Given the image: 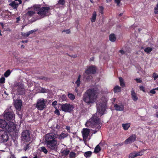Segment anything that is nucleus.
<instances>
[{
    "instance_id": "nucleus-29",
    "label": "nucleus",
    "mask_w": 158,
    "mask_h": 158,
    "mask_svg": "<svg viewBox=\"0 0 158 158\" xmlns=\"http://www.w3.org/2000/svg\"><path fill=\"white\" fill-rule=\"evenodd\" d=\"M36 30H32L27 32L26 33H22V35L24 36L28 37L30 34L35 32Z\"/></svg>"
},
{
    "instance_id": "nucleus-20",
    "label": "nucleus",
    "mask_w": 158,
    "mask_h": 158,
    "mask_svg": "<svg viewBox=\"0 0 158 158\" xmlns=\"http://www.w3.org/2000/svg\"><path fill=\"white\" fill-rule=\"evenodd\" d=\"M131 98L134 101H136L138 99V98L137 97L136 94L135 93L134 90H132L131 91Z\"/></svg>"
},
{
    "instance_id": "nucleus-31",
    "label": "nucleus",
    "mask_w": 158,
    "mask_h": 158,
    "mask_svg": "<svg viewBox=\"0 0 158 158\" xmlns=\"http://www.w3.org/2000/svg\"><path fill=\"white\" fill-rule=\"evenodd\" d=\"M101 150V148L100 147L99 144L96 146L94 148V152L95 153H98Z\"/></svg>"
},
{
    "instance_id": "nucleus-12",
    "label": "nucleus",
    "mask_w": 158,
    "mask_h": 158,
    "mask_svg": "<svg viewBox=\"0 0 158 158\" xmlns=\"http://www.w3.org/2000/svg\"><path fill=\"white\" fill-rule=\"evenodd\" d=\"M0 139L3 142H6L8 139V135L7 133L3 130H0Z\"/></svg>"
},
{
    "instance_id": "nucleus-62",
    "label": "nucleus",
    "mask_w": 158,
    "mask_h": 158,
    "mask_svg": "<svg viewBox=\"0 0 158 158\" xmlns=\"http://www.w3.org/2000/svg\"><path fill=\"white\" fill-rule=\"evenodd\" d=\"M156 116L158 118V111L157 112L156 114Z\"/></svg>"
},
{
    "instance_id": "nucleus-52",
    "label": "nucleus",
    "mask_w": 158,
    "mask_h": 158,
    "mask_svg": "<svg viewBox=\"0 0 158 158\" xmlns=\"http://www.w3.org/2000/svg\"><path fill=\"white\" fill-rule=\"evenodd\" d=\"M135 81H136V82L137 83H141L142 82V81L141 80L140 78H136L135 79Z\"/></svg>"
},
{
    "instance_id": "nucleus-24",
    "label": "nucleus",
    "mask_w": 158,
    "mask_h": 158,
    "mask_svg": "<svg viewBox=\"0 0 158 158\" xmlns=\"http://www.w3.org/2000/svg\"><path fill=\"white\" fill-rule=\"evenodd\" d=\"M109 40L112 42H114L116 40V37L115 35L114 34H111L109 36Z\"/></svg>"
},
{
    "instance_id": "nucleus-14",
    "label": "nucleus",
    "mask_w": 158,
    "mask_h": 158,
    "mask_svg": "<svg viewBox=\"0 0 158 158\" xmlns=\"http://www.w3.org/2000/svg\"><path fill=\"white\" fill-rule=\"evenodd\" d=\"M136 138L135 135L132 134L125 141L124 143L127 144L131 143L136 140Z\"/></svg>"
},
{
    "instance_id": "nucleus-23",
    "label": "nucleus",
    "mask_w": 158,
    "mask_h": 158,
    "mask_svg": "<svg viewBox=\"0 0 158 158\" xmlns=\"http://www.w3.org/2000/svg\"><path fill=\"white\" fill-rule=\"evenodd\" d=\"M130 123H123L122 124V127L124 130H127L130 127Z\"/></svg>"
},
{
    "instance_id": "nucleus-64",
    "label": "nucleus",
    "mask_w": 158,
    "mask_h": 158,
    "mask_svg": "<svg viewBox=\"0 0 158 158\" xmlns=\"http://www.w3.org/2000/svg\"><path fill=\"white\" fill-rule=\"evenodd\" d=\"M111 2L110 1H109V0H106V2L107 3L109 2Z\"/></svg>"
},
{
    "instance_id": "nucleus-51",
    "label": "nucleus",
    "mask_w": 158,
    "mask_h": 158,
    "mask_svg": "<svg viewBox=\"0 0 158 158\" xmlns=\"http://www.w3.org/2000/svg\"><path fill=\"white\" fill-rule=\"evenodd\" d=\"M29 144H27L26 145L25 147H24V149L25 151L27 150L28 149V148L29 147Z\"/></svg>"
},
{
    "instance_id": "nucleus-38",
    "label": "nucleus",
    "mask_w": 158,
    "mask_h": 158,
    "mask_svg": "<svg viewBox=\"0 0 158 158\" xmlns=\"http://www.w3.org/2000/svg\"><path fill=\"white\" fill-rule=\"evenodd\" d=\"M76 156V153L73 152H70L69 154V157L70 158H74Z\"/></svg>"
},
{
    "instance_id": "nucleus-41",
    "label": "nucleus",
    "mask_w": 158,
    "mask_h": 158,
    "mask_svg": "<svg viewBox=\"0 0 158 158\" xmlns=\"http://www.w3.org/2000/svg\"><path fill=\"white\" fill-rule=\"evenodd\" d=\"M136 157L135 152L130 153L129 156V158H134Z\"/></svg>"
},
{
    "instance_id": "nucleus-18",
    "label": "nucleus",
    "mask_w": 158,
    "mask_h": 158,
    "mask_svg": "<svg viewBox=\"0 0 158 158\" xmlns=\"http://www.w3.org/2000/svg\"><path fill=\"white\" fill-rule=\"evenodd\" d=\"M114 107L115 110L117 111H122L123 110L124 108V105L123 104H121L119 106L116 104L114 105Z\"/></svg>"
},
{
    "instance_id": "nucleus-56",
    "label": "nucleus",
    "mask_w": 158,
    "mask_h": 158,
    "mask_svg": "<svg viewBox=\"0 0 158 158\" xmlns=\"http://www.w3.org/2000/svg\"><path fill=\"white\" fill-rule=\"evenodd\" d=\"M36 107L38 109L40 108V102L39 101H38L37 102Z\"/></svg>"
},
{
    "instance_id": "nucleus-49",
    "label": "nucleus",
    "mask_w": 158,
    "mask_h": 158,
    "mask_svg": "<svg viewBox=\"0 0 158 158\" xmlns=\"http://www.w3.org/2000/svg\"><path fill=\"white\" fill-rule=\"evenodd\" d=\"M92 78V77L90 75H88L86 78V79L87 81H89L90 79H91Z\"/></svg>"
},
{
    "instance_id": "nucleus-57",
    "label": "nucleus",
    "mask_w": 158,
    "mask_h": 158,
    "mask_svg": "<svg viewBox=\"0 0 158 158\" xmlns=\"http://www.w3.org/2000/svg\"><path fill=\"white\" fill-rule=\"evenodd\" d=\"M100 9L101 10L100 12L102 14H103V7L102 6H101L100 7Z\"/></svg>"
},
{
    "instance_id": "nucleus-2",
    "label": "nucleus",
    "mask_w": 158,
    "mask_h": 158,
    "mask_svg": "<svg viewBox=\"0 0 158 158\" xmlns=\"http://www.w3.org/2000/svg\"><path fill=\"white\" fill-rule=\"evenodd\" d=\"M100 119L96 114L93 115L86 123L85 126L88 127L95 128L96 129L92 130L94 134L96 133L101 127L99 123Z\"/></svg>"
},
{
    "instance_id": "nucleus-8",
    "label": "nucleus",
    "mask_w": 158,
    "mask_h": 158,
    "mask_svg": "<svg viewBox=\"0 0 158 158\" xmlns=\"http://www.w3.org/2000/svg\"><path fill=\"white\" fill-rule=\"evenodd\" d=\"M96 66L92 65L87 67V69L85 70V73L87 75L94 74L96 73Z\"/></svg>"
},
{
    "instance_id": "nucleus-36",
    "label": "nucleus",
    "mask_w": 158,
    "mask_h": 158,
    "mask_svg": "<svg viewBox=\"0 0 158 158\" xmlns=\"http://www.w3.org/2000/svg\"><path fill=\"white\" fill-rule=\"evenodd\" d=\"M68 96L70 99L71 100H73L75 98V96L73 94L69 93L68 94Z\"/></svg>"
},
{
    "instance_id": "nucleus-55",
    "label": "nucleus",
    "mask_w": 158,
    "mask_h": 158,
    "mask_svg": "<svg viewBox=\"0 0 158 158\" xmlns=\"http://www.w3.org/2000/svg\"><path fill=\"white\" fill-rule=\"evenodd\" d=\"M119 52L122 55H123L125 53L124 51L123 50H120L119 51Z\"/></svg>"
},
{
    "instance_id": "nucleus-42",
    "label": "nucleus",
    "mask_w": 158,
    "mask_h": 158,
    "mask_svg": "<svg viewBox=\"0 0 158 158\" xmlns=\"http://www.w3.org/2000/svg\"><path fill=\"white\" fill-rule=\"evenodd\" d=\"M41 151L45 153L46 154L48 152V151L45 147H41Z\"/></svg>"
},
{
    "instance_id": "nucleus-63",
    "label": "nucleus",
    "mask_w": 158,
    "mask_h": 158,
    "mask_svg": "<svg viewBox=\"0 0 158 158\" xmlns=\"http://www.w3.org/2000/svg\"><path fill=\"white\" fill-rule=\"evenodd\" d=\"M22 48H24V46L23 45H22L21 47Z\"/></svg>"
},
{
    "instance_id": "nucleus-58",
    "label": "nucleus",
    "mask_w": 158,
    "mask_h": 158,
    "mask_svg": "<svg viewBox=\"0 0 158 158\" xmlns=\"http://www.w3.org/2000/svg\"><path fill=\"white\" fill-rule=\"evenodd\" d=\"M65 128L68 131H69L70 130V127L69 126H66V127Z\"/></svg>"
},
{
    "instance_id": "nucleus-48",
    "label": "nucleus",
    "mask_w": 158,
    "mask_h": 158,
    "mask_svg": "<svg viewBox=\"0 0 158 158\" xmlns=\"http://www.w3.org/2000/svg\"><path fill=\"white\" fill-rule=\"evenodd\" d=\"M155 89H152L150 90V93L152 94H155L156 93Z\"/></svg>"
},
{
    "instance_id": "nucleus-17",
    "label": "nucleus",
    "mask_w": 158,
    "mask_h": 158,
    "mask_svg": "<svg viewBox=\"0 0 158 158\" xmlns=\"http://www.w3.org/2000/svg\"><path fill=\"white\" fill-rule=\"evenodd\" d=\"M46 102L43 98L40 99V110H42L46 107Z\"/></svg>"
},
{
    "instance_id": "nucleus-35",
    "label": "nucleus",
    "mask_w": 158,
    "mask_h": 158,
    "mask_svg": "<svg viewBox=\"0 0 158 158\" xmlns=\"http://www.w3.org/2000/svg\"><path fill=\"white\" fill-rule=\"evenodd\" d=\"M49 92V90L45 88L40 87V93H47Z\"/></svg>"
},
{
    "instance_id": "nucleus-9",
    "label": "nucleus",
    "mask_w": 158,
    "mask_h": 158,
    "mask_svg": "<svg viewBox=\"0 0 158 158\" xmlns=\"http://www.w3.org/2000/svg\"><path fill=\"white\" fill-rule=\"evenodd\" d=\"M50 9L49 7H43L40 8V19L47 16Z\"/></svg>"
},
{
    "instance_id": "nucleus-11",
    "label": "nucleus",
    "mask_w": 158,
    "mask_h": 158,
    "mask_svg": "<svg viewBox=\"0 0 158 158\" xmlns=\"http://www.w3.org/2000/svg\"><path fill=\"white\" fill-rule=\"evenodd\" d=\"M15 127V125L13 122H9L7 123L5 129L8 132H11L14 130Z\"/></svg>"
},
{
    "instance_id": "nucleus-21",
    "label": "nucleus",
    "mask_w": 158,
    "mask_h": 158,
    "mask_svg": "<svg viewBox=\"0 0 158 158\" xmlns=\"http://www.w3.org/2000/svg\"><path fill=\"white\" fill-rule=\"evenodd\" d=\"M19 4L15 1H12L9 4L10 6L13 7L14 9H17Z\"/></svg>"
},
{
    "instance_id": "nucleus-34",
    "label": "nucleus",
    "mask_w": 158,
    "mask_h": 158,
    "mask_svg": "<svg viewBox=\"0 0 158 158\" xmlns=\"http://www.w3.org/2000/svg\"><path fill=\"white\" fill-rule=\"evenodd\" d=\"M81 76L80 75H79L78 78L77 80L75 82V83L76 84L77 87H79L81 83L80 79H81Z\"/></svg>"
},
{
    "instance_id": "nucleus-1",
    "label": "nucleus",
    "mask_w": 158,
    "mask_h": 158,
    "mask_svg": "<svg viewBox=\"0 0 158 158\" xmlns=\"http://www.w3.org/2000/svg\"><path fill=\"white\" fill-rule=\"evenodd\" d=\"M58 135L54 132L50 133L45 135V142L47 147L50 150L56 151L58 149L57 145Z\"/></svg>"
},
{
    "instance_id": "nucleus-25",
    "label": "nucleus",
    "mask_w": 158,
    "mask_h": 158,
    "mask_svg": "<svg viewBox=\"0 0 158 158\" xmlns=\"http://www.w3.org/2000/svg\"><path fill=\"white\" fill-rule=\"evenodd\" d=\"M69 151L68 149L64 150L61 152L62 156H66L69 154Z\"/></svg>"
},
{
    "instance_id": "nucleus-6",
    "label": "nucleus",
    "mask_w": 158,
    "mask_h": 158,
    "mask_svg": "<svg viewBox=\"0 0 158 158\" xmlns=\"http://www.w3.org/2000/svg\"><path fill=\"white\" fill-rule=\"evenodd\" d=\"M74 108L72 105L69 103H65L61 105V109L66 112L71 113Z\"/></svg>"
},
{
    "instance_id": "nucleus-54",
    "label": "nucleus",
    "mask_w": 158,
    "mask_h": 158,
    "mask_svg": "<svg viewBox=\"0 0 158 158\" xmlns=\"http://www.w3.org/2000/svg\"><path fill=\"white\" fill-rule=\"evenodd\" d=\"M57 104V102L56 101H55L52 103V105L53 106H54L56 105Z\"/></svg>"
},
{
    "instance_id": "nucleus-13",
    "label": "nucleus",
    "mask_w": 158,
    "mask_h": 158,
    "mask_svg": "<svg viewBox=\"0 0 158 158\" xmlns=\"http://www.w3.org/2000/svg\"><path fill=\"white\" fill-rule=\"evenodd\" d=\"M83 139L84 141H85L88 137L89 136L90 133V130L88 128H83L82 131Z\"/></svg>"
},
{
    "instance_id": "nucleus-37",
    "label": "nucleus",
    "mask_w": 158,
    "mask_h": 158,
    "mask_svg": "<svg viewBox=\"0 0 158 158\" xmlns=\"http://www.w3.org/2000/svg\"><path fill=\"white\" fill-rule=\"evenodd\" d=\"M152 50V48L148 47L144 49V51L145 52L148 53L151 52Z\"/></svg>"
},
{
    "instance_id": "nucleus-22",
    "label": "nucleus",
    "mask_w": 158,
    "mask_h": 158,
    "mask_svg": "<svg viewBox=\"0 0 158 158\" xmlns=\"http://www.w3.org/2000/svg\"><path fill=\"white\" fill-rule=\"evenodd\" d=\"M97 14L95 11H94L92 14V17L91 18V21L92 23L94 22L95 21L96 18Z\"/></svg>"
},
{
    "instance_id": "nucleus-28",
    "label": "nucleus",
    "mask_w": 158,
    "mask_h": 158,
    "mask_svg": "<svg viewBox=\"0 0 158 158\" xmlns=\"http://www.w3.org/2000/svg\"><path fill=\"white\" fill-rule=\"evenodd\" d=\"M113 91L115 93L120 92L121 91V88L118 85H116L114 88Z\"/></svg>"
},
{
    "instance_id": "nucleus-60",
    "label": "nucleus",
    "mask_w": 158,
    "mask_h": 158,
    "mask_svg": "<svg viewBox=\"0 0 158 158\" xmlns=\"http://www.w3.org/2000/svg\"><path fill=\"white\" fill-rule=\"evenodd\" d=\"M27 42H28V41L27 40H22L21 41V42L23 43H24V42L27 43Z\"/></svg>"
},
{
    "instance_id": "nucleus-43",
    "label": "nucleus",
    "mask_w": 158,
    "mask_h": 158,
    "mask_svg": "<svg viewBox=\"0 0 158 158\" xmlns=\"http://www.w3.org/2000/svg\"><path fill=\"white\" fill-rule=\"evenodd\" d=\"M153 77L154 78V80L158 78V75H157L155 73H154L153 74Z\"/></svg>"
},
{
    "instance_id": "nucleus-16",
    "label": "nucleus",
    "mask_w": 158,
    "mask_h": 158,
    "mask_svg": "<svg viewBox=\"0 0 158 158\" xmlns=\"http://www.w3.org/2000/svg\"><path fill=\"white\" fill-rule=\"evenodd\" d=\"M28 10H33L35 12L37 11V13L38 14H40V5H34L33 7H31L30 8H28Z\"/></svg>"
},
{
    "instance_id": "nucleus-10",
    "label": "nucleus",
    "mask_w": 158,
    "mask_h": 158,
    "mask_svg": "<svg viewBox=\"0 0 158 158\" xmlns=\"http://www.w3.org/2000/svg\"><path fill=\"white\" fill-rule=\"evenodd\" d=\"M4 117L5 119L7 120L13 119L15 118V114L12 111L4 112Z\"/></svg>"
},
{
    "instance_id": "nucleus-33",
    "label": "nucleus",
    "mask_w": 158,
    "mask_h": 158,
    "mask_svg": "<svg viewBox=\"0 0 158 158\" xmlns=\"http://www.w3.org/2000/svg\"><path fill=\"white\" fill-rule=\"evenodd\" d=\"M92 152L91 151H87L85 153L84 155L86 158H89L91 157Z\"/></svg>"
},
{
    "instance_id": "nucleus-50",
    "label": "nucleus",
    "mask_w": 158,
    "mask_h": 158,
    "mask_svg": "<svg viewBox=\"0 0 158 158\" xmlns=\"http://www.w3.org/2000/svg\"><path fill=\"white\" fill-rule=\"evenodd\" d=\"M40 79H41L42 80L46 81L48 80V77H40Z\"/></svg>"
},
{
    "instance_id": "nucleus-61",
    "label": "nucleus",
    "mask_w": 158,
    "mask_h": 158,
    "mask_svg": "<svg viewBox=\"0 0 158 158\" xmlns=\"http://www.w3.org/2000/svg\"><path fill=\"white\" fill-rule=\"evenodd\" d=\"M5 11V15H6V16H7L8 15H6V14H7V12H9V11L8 10H7V11Z\"/></svg>"
},
{
    "instance_id": "nucleus-53",
    "label": "nucleus",
    "mask_w": 158,
    "mask_h": 158,
    "mask_svg": "<svg viewBox=\"0 0 158 158\" xmlns=\"http://www.w3.org/2000/svg\"><path fill=\"white\" fill-rule=\"evenodd\" d=\"M63 31L65 32L67 34H69L70 33V31L69 29L64 30Z\"/></svg>"
},
{
    "instance_id": "nucleus-32",
    "label": "nucleus",
    "mask_w": 158,
    "mask_h": 158,
    "mask_svg": "<svg viewBox=\"0 0 158 158\" xmlns=\"http://www.w3.org/2000/svg\"><path fill=\"white\" fill-rule=\"evenodd\" d=\"M36 12L32 10H29L26 13V15L30 17L33 16L36 13Z\"/></svg>"
},
{
    "instance_id": "nucleus-7",
    "label": "nucleus",
    "mask_w": 158,
    "mask_h": 158,
    "mask_svg": "<svg viewBox=\"0 0 158 158\" xmlns=\"http://www.w3.org/2000/svg\"><path fill=\"white\" fill-rule=\"evenodd\" d=\"M22 140L24 142H28L30 140L31 137L28 130L24 131L22 133Z\"/></svg>"
},
{
    "instance_id": "nucleus-44",
    "label": "nucleus",
    "mask_w": 158,
    "mask_h": 158,
    "mask_svg": "<svg viewBox=\"0 0 158 158\" xmlns=\"http://www.w3.org/2000/svg\"><path fill=\"white\" fill-rule=\"evenodd\" d=\"M136 156H141L143 155V152H135Z\"/></svg>"
},
{
    "instance_id": "nucleus-47",
    "label": "nucleus",
    "mask_w": 158,
    "mask_h": 158,
    "mask_svg": "<svg viewBox=\"0 0 158 158\" xmlns=\"http://www.w3.org/2000/svg\"><path fill=\"white\" fill-rule=\"evenodd\" d=\"M139 88L141 90L143 91L144 92H145V89L143 86H140L139 87Z\"/></svg>"
},
{
    "instance_id": "nucleus-27",
    "label": "nucleus",
    "mask_w": 158,
    "mask_h": 158,
    "mask_svg": "<svg viewBox=\"0 0 158 158\" xmlns=\"http://www.w3.org/2000/svg\"><path fill=\"white\" fill-rule=\"evenodd\" d=\"M119 81L120 83V85L122 87H125L126 85L125 83L124 82L123 79L121 77H119Z\"/></svg>"
},
{
    "instance_id": "nucleus-59",
    "label": "nucleus",
    "mask_w": 158,
    "mask_h": 158,
    "mask_svg": "<svg viewBox=\"0 0 158 158\" xmlns=\"http://www.w3.org/2000/svg\"><path fill=\"white\" fill-rule=\"evenodd\" d=\"M16 1H18L19 2L18 4H21L22 3V1L21 0H15Z\"/></svg>"
},
{
    "instance_id": "nucleus-46",
    "label": "nucleus",
    "mask_w": 158,
    "mask_h": 158,
    "mask_svg": "<svg viewBox=\"0 0 158 158\" xmlns=\"http://www.w3.org/2000/svg\"><path fill=\"white\" fill-rule=\"evenodd\" d=\"M5 78L4 77H2L0 79V83H3L5 82Z\"/></svg>"
},
{
    "instance_id": "nucleus-4",
    "label": "nucleus",
    "mask_w": 158,
    "mask_h": 158,
    "mask_svg": "<svg viewBox=\"0 0 158 158\" xmlns=\"http://www.w3.org/2000/svg\"><path fill=\"white\" fill-rule=\"evenodd\" d=\"M14 87L17 88V91L19 94H25L26 91L25 88L22 83H16L14 84Z\"/></svg>"
},
{
    "instance_id": "nucleus-40",
    "label": "nucleus",
    "mask_w": 158,
    "mask_h": 158,
    "mask_svg": "<svg viewBox=\"0 0 158 158\" xmlns=\"http://www.w3.org/2000/svg\"><path fill=\"white\" fill-rule=\"evenodd\" d=\"M154 13L155 14H158V3L156 5L154 8Z\"/></svg>"
},
{
    "instance_id": "nucleus-3",
    "label": "nucleus",
    "mask_w": 158,
    "mask_h": 158,
    "mask_svg": "<svg viewBox=\"0 0 158 158\" xmlns=\"http://www.w3.org/2000/svg\"><path fill=\"white\" fill-rule=\"evenodd\" d=\"M97 91L94 88L87 90L83 95L82 100L88 104L94 102L97 98Z\"/></svg>"
},
{
    "instance_id": "nucleus-19",
    "label": "nucleus",
    "mask_w": 158,
    "mask_h": 158,
    "mask_svg": "<svg viewBox=\"0 0 158 158\" xmlns=\"http://www.w3.org/2000/svg\"><path fill=\"white\" fill-rule=\"evenodd\" d=\"M7 123L5 120L0 119V127L5 129Z\"/></svg>"
},
{
    "instance_id": "nucleus-30",
    "label": "nucleus",
    "mask_w": 158,
    "mask_h": 158,
    "mask_svg": "<svg viewBox=\"0 0 158 158\" xmlns=\"http://www.w3.org/2000/svg\"><path fill=\"white\" fill-rule=\"evenodd\" d=\"M68 135V133L65 134L62 132L59 135L58 137L59 139H64Z\"/></svg>"
},
{
    "instance_id": "nucleus-45",
    "label": "nucleus",
    "mask_w": 158,
    "mask_h": 158,
    "mask_svg": "<svg viewBox=\"0 0 158 158\" xmlns=\"http://www.w3.org/2000/svg\"><path fill=\"white\" fill-rule=\"evenodd\" d=\"M54 113L55 114L59 116L60 115V113L59 110L56 108L54 111Z\"/></svg>"
},
{
    "instance_id": "nucleus-5",
    "label": "nucleus",
    "mask_w": 158,
    "mask_h": 158,
    "mask_svg": "<svg viewBox=\"0 0 158 158\" xmlns=\"http://www.w3.org/2000/svg\"><path fill=\"white\" fill-rule=\"evenodd\" d=\"M97 110L103 114L106 108V101H100L99 103H97Z\"/></svg>"
},
{
    "instance_id": "nucleus-39",
    "label": "nucleus",
    "mask_w": 158,
    "mask_h": 158,
    "mask_svg": "<svg viewBox=\"0 0 158 158\" xmlns=\"http://www.w3.org/2000/svg\"><path fill=\"white\" fill-rule=\"evenodd\" d=\"M11 73L10 70H7L4 73V76L5 77H7Z\"/></svg>"
},
{
    "instance_id": "nucleus-26",
    "label": "nucleus",
    "mask_w": 158,
    "mask_h": 158,
    "mask_svg": "<svg viewBox=\"0 0 158 158\" xmlns=\"http://www.w3.org/2000/svg\"><path fill=\"white\" fill-rule=\"evenodd\" d=\"M65 0H59L56 5H60L61 6L64 7L65 4Z\"/></svg>"
},
{
    "instance_id": "nucleus-15",
    "label": "nucleus",
    "mask_w": 158,
    "mask_h": 158,
    "mask_svg": "<svg viewBox=\"0 0 158 158\" xmlns=\"http://www.w3.org/2000/svg\"><path fill=\"white\" fill-rule=\"evenodd\" d=\"M22 105V102L21 100H16L14 102V106L15 108L20 110H21Z\"/></svg>"
}]
</instances>
